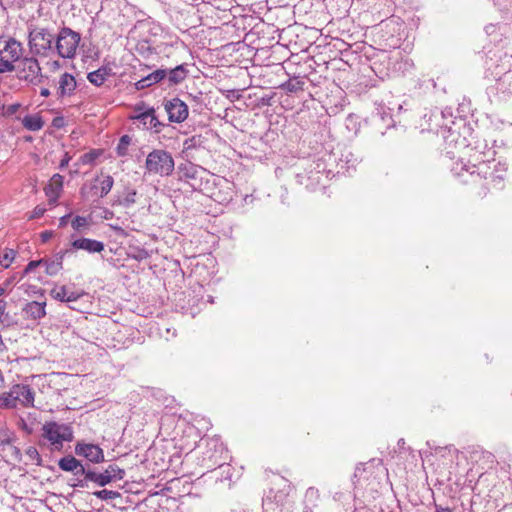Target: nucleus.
I'll use <instances>...</instances> for the list:
<instances>
[{"label":"nucleus","instance_id":"f257e3e1","mask_svg":"<svg viewBox=\"0 0 512 512\" xmlns=\"http://www.w3.org/2000/svg\"><path fill=\"white\" fill-rule=\"evenodd\" d=\"M34 400L35 392L28 384H14L9 391L0 392V409H14L18 405L33 407Z\"/></svg>","mask_w":512,"mask_h":512},{"label":"nucleus","instance_id":"f03ea898","mask_svg":"<svg viewBox=\"0 0 512 512\" xmlns=\"http://www.w3.org/2000/svg\"><path fill=\"white\" fill-rule=\"evenodd\" d=\"M174 159L172 155L161 149L150 152L145 161V169L148 174L169 176L174 170Z\"/></svg>","mask_w":512,"mask_h":512},{"label":"nucleus","instance_id":"7ed1b4c3","mask_svg":"<svg viewBox=\"0 0 512 512\" xmlns=\"http://www.w3.org/2000/svg\"><path fill=\"white\" fill-rule=\"evenodd\" d=\"M22 44L14 38L0 37V73L15 69L14 62L20 60Z\"/></svg>","mask_w":512,"mask_h":512},{"label":"nucleus","instance_id":"20e7f679","mask_svg":"<svg viewBox=\"0 0 512 512\" xmlns=\"http://www.w3.org/2000/svg\"><path fill=\"white\" fill-rule=\"evenodd\" d=\"M462 170H466L472 176L477 174L478 176L483 177L486 180H490L492 183L497 185L503 181L507 171V166L505 163L495 162V160H492L480 162L478 165H472V167L463 164Z\"/></svg>","mask_w":512,"mask_h":512},{"label":"nucleus","instance_id":"39448f33","mask_svg":"<svg viewBox=\"0 0 512 512\" xmlns=\"http://www.w3.org/2000/svg\"><path fill=\"white\" fill-rule=\"evenodd\" d=\"M81 40L78 32L68 27H63L55 37V50L64 59H73Z\"/></svg>","mask_w":512,"mask_h":512},{"label":"nucleus","instance_id":"423d86ee","mask_svg":"<svg viewBox=\"0 0 512 512\" xmlns=\"http://www.w3.org/2000/svg\"><path fill=\"white\" fill-rule=\"evenodd\" d=\"M55 36L45 28H34L29 32L30 51L39 56H48L53 51Z\"/></svg>","mask_w":512,"mask_h":512},{"label":"nucleus","instance_id":"0eeeda50","mask_svg":"<svg viewBox=\"0 0 512 512\" xmlns=\"http://www.w3.org/2000/svg\"><path fill=\"white\" fill-rule=\"evenodd\" d=\"M42 430L43 437L57 448L62 447L64 442H69L73 438L71 428L65 424L47 422L43 425Z\"/></svg>","mask_w":512,"mask_h":512},{"label":"nucleus","instance_id":"6e6552de","mask_svg":"<svg viewBox=\"0 0 512 512\" xmlns=\"http://www.w3.org/2000/svg\"><path fill=\"white\" fill-rule=\"evenodd\" d=\"M125 471L117 465H109L104 472L97 473L88 469L86 473V480L92 481L99 486H105L114 480H122Z\"/></svg>","mask_w":512,"mask_h":512},{"label":"nucleus","instance_id":"1a4fd4ad","mask_svg":"<svg viewBox=\"0 0 512 512\" xmlns=\"http://www.w3.org/2000/svg\"><path fill=\"white\" fill-rule=\"evenodd\" d=\"M19 78L31 83H37L41 78V68L34 57L23 58L18 65Z\"/></svg>","mask_w":512,"mask_h":512},{"label":"nucleus","instance_id":"9d476101","mask_svg":"<svg viewBox=\"0 0 512 512\" xmlns=\"http://www.w3.org/2000/svg\"><path fill=\"white\" fill-rule=\"evenodd\" d=\"M164 108L168 114L169 121L174 123L184 122L189 114L187 104L177 97L167 100L164 103Z\"/></svg>","mask_w":512,"mask_h":512},{"label":"nucleus","instance_id":"9b49d317","mask_svg":"<svg viewBox=\"0 0 512 512\" xmlns=\"http://www.w3.org/2000/svg\"><path fill=\"white\" fill-rule=\"evenodd\" d=\"M75 453L93 463H101L104 461L103 450L95 444L78 443L75 447Z\"/></svg>","mask_w":512,"mask_h":512},{"label":"nucleus","instance_id":"f8f14e48","mask_svg":"<svg viewBox=\"0 0 512 512\" xmlns=\"http://www.w3.org/2000/svg\"><path fill=\"white\" fill-rule=\"evenodd\" d=\"M50 295L55 300L71 303L83 297L85 292L83 290H72L65 285H56L51 289Z\"/></svg>","mask_w":512,"mask_h":512},{"label":"nucleus","instance_id":"ddd939ff","mask_svg":"<svg viewBox=\"0 0 512 512\" xmlns=\"http://www.w3.org/2000/svg\"><path fill=\"white\" fill-rule=\"evenodd\" d=\"M64 178L60 174H54L45 187V194L50 205H55L63 190Z\"/></svg>","mask_w":512,"mask_h":512},{"label":"nucleus","instance_id":"4468645a","mask_svg":"<svg viewBox=\"0 0 512 512\" xmlns=\"http://www.w3.org/2000/svg\"><path fill=\"white\" fill-rule=\"evenodd\" d=\"M71 247L76 250H84L88 253H100L104 250V243L90 238H80L72 241Z\"/></svg>","mask_w":512,"mask_h":512},{"label":"nucleus","instance_id":"2eb2a0df","mask_svg":"<svg viewBox=\"0 0 512 512\" xmlns=\"http://www.w3.org/2000/svg\"><path fill=\"white\" fill-rule=\"evenodd\" d=\"M25 318L40 320L46 315V302L31 301L25 304L22 309Z\"/></svg>","mask_w":512,"mask_h":512},{"label":"nucleus","instance_id":"dca6fc26","mask_svg":"<svg viewBox=\"0 0 512 512\" xmlns=\"http://www.w3.org/2000/svg\"><path fill=\"white\" fill-rule=\"evenodd\" d=\"M59 468L63 471L74 472L75 475H84L86 478V473L88 469H86L80 461H78L73 456H65L61 458L58 462Z\"/></svg>","mask_w":512,"mask_h":512},{"label":"nucleus","instance_id":"f3484780","mask_svg":"<svg viewBox=\"0 0 512 512\" xmlns=\"http://www.w3.org/2000/svg\"><path fill=\"white\" fill-rule=\"evenodd\" d=\"M70 252V249H66L58 252L53 259H44L43 265H45L46 274L50 276L57 275L63 268V260L65 256Z\"/></svg>","mask_w":512,"mask_h":512},{"label":"nucleus","instance_id":"a211bd4d","mask_svg":"<svg viewBox=\"0 0 512 512\" xmlns=\"http://www.w3.org/2000/svg\"><path fill=\"white\" fill-rule=\"evenodd\" d=\"M133 119L139 121L145 129H156V132L159 131L157 128L161 126V123L155 115L154 108H149L146 111L140 112L135 115Z\"/></svg>","mask_w":512,"mask_h":512},{"label":"nucleus","instance_id":"6ab92c4d","mask_svg":"<svg viewBox=\"0 0 512 512\" xmlns=\"http://www.w3.org/2000/svg\"><path fill=\"white\" fill-rule=\"evenodd\" d=\"M77 86L76 80L73 75L69 73H63L60 76L58 82V90L57 93L60 97L71 96L75 91Z\"/></svg>","mask_w":512,"mask_h":512},{"label":"nucleus","instance_id":"aec40b11","mask_svg":"<svg viewBox=\"0 0 512 512\" xmlns=\"http://www.w3.org/2000/svg\"><path fill=\"white\" fill-rule=\"evenodd\" d=\"M167 70L166 69H158L149 75L143 77L135 83V87L137 90H142L152 86L163 80L166 77Z\"/></svg>","mask_w":512,"mask_h":512},{"label":"nucleus","instance_id":"412c9836","mask_svg":"<svg viewBox=\"0 0 512 512\" xmlns=\"http://www.w3.org/2000/svg\"><path fill=\"white\" fill-rule=\"evenodd\" d=\"M96 181L99 183V185L94 186L96 194L103 198L111 191L114 184V179L110 175H105L101 178H97Z\"/></svg>","mask_w":512,"mask_h":512},{"label":"nucleus","instance_id":"4be33fe9","mask_svg":"<svg viewBox=\"0 0 512 512\" xmlns=\"http://www.w3.org/2000/svg\"><path fill=\"white\" fill-rule=\"evenodd\" d=\"M110 72L111 69L109 67L102 66L99 69L90 72L87 76V79L95 86H101L110 75Z\"/></svg>","mask_w":512,"mask_h":512},{"label":"nucleus","instance_id":"5701e85b","mask_svg":"<svg viewBox=\"0 0 512 512\" xmlns=\"http://www.w3.org/2000/svg\"><path fill=\"white\" fill-rule=\"evenodd\" d=\"M166 77L170 84L177 85L187 77V69L184 65H178L173 69L167 70Z\"/></svg>","mask_w":512,"mask_h":512},{"label":"nucleus","instance_id":"b1692460","mask_svg":"<svg viewBox=\"0 0 512 512\" xmlns=\"http://www.w3.org/2000/svg\"><path fill=\"white\" fill-rule=\"evenodd\" d=\"M22 125L29 131H39L43 128L44 121L38 114L26 115L22 119Z\"/></svg>","mask_w":512,"mask_h":512},{"label":"nucleus","instance_id":"393cba45","mask_svg":"<svg viewBox=\"0 0 512 512\" xmlns=\"http://www.w3.org/2000/svg\"><path fill=\"white\" fill-rule=\"evenodd\" d=\"M319 499V490L315 487H309L305 493V510L312 512L313 508L317 506Z\"/></svg>","mask_w":512,"mask_h":512},{"label":"nucleus","instance_id":"a878e982","mask_svg":"<svg viewBox=\"0 0 512 512\" xmlns=\"http://www.w3.org/2000/svg\"><path fill=\"white\" fill-rule=\"evenodd\" d=\"M15 441L14 432L8 427L0 426V450H5L6 447L11 446Z\"/></svg>","mask_w":512,"mask_h":512},{"label":"nucleus","instance_id":"bb28decb","mask_svg":"<svg viewBox=\"0 0 512 512\" xmlns=\"http://www.w3.org/2000/svg\"><path fill=\"white\" fill-rule=\"evenodd\" d=\"M178 169L181 178L196 179L198 176L199 167L191 162L181 164Z\"/></svg>","mask_w":512,"mask_h":512},{"label":"nucleus","instance_id":"cd10ccee","mask_svg":"<svg viewBox=\"0 0 512 512\" xmlns=\"http://www.w3.org/2000/svg\"><path fill=\"white\" fill-rule=\"evenodd\" d=\"M456 454L457 450L453 446L436 447L434 449L435 456L442 459H447L450 462H453Z\"/></svg>","mask_w":512,"mask_h":512},{"label":"nucleus","instance_id":"c85d7f7f","mask_svg":"<svg viewBox=\"0 0 512 512\" xmlns=\"http://www.w3.org/2000/svg\"><path fill=\"white\" fill-rule=\"evenodd\" d=\"M137 192L135 189L127 188L119 199V204L129 208L136 203Z\"/></svg>","mask_w":512,"mask_h":512},{"label":"nucleus","instance_id":"c756f323","mask_svg":"<svg viewBox=\"0 0 512 512\" xmlns=\"http://www.w3.org/2000/svg\"><path fill=\"white\" fill-rule=\"evenodd\" d=\"M304 82L302 80H299L297 78L295 79H289L287 82H285L282 87L288 92H296L298 90L303 89Z\"/></svg>","mask_w":512,"mask_h":512},{"label":"nucleus","instance_id":"7c9ffc66","mask_svg":"<svg viewBox=\"0 0 512 512\" xmlns=\"http://www.w3.org/2000/svg\"><path fill=\"white\" fill-rule=\"evenodd\" d=\"M16 256V252L13 249H5L3 254L0 256V265L4 268H8Z\"/></svg>","mask_w":512,"mask_h":512},{"label":"nucleus","instance_id":"2f4dec72","mask_svg":"<svg viewBox=\"0 0 512 512\" xmlns=\"http://www.w3.org/2000/svg\"><path fill=\"white\" fill-rule=\"evenodd\" d=\"M130 143H131V137L128 135H123L120 138L119 143L116 148L117 154L119 156H125L127 154L128 146L130 145Z\"/></svg>","mask_w":512,"mask_h":512},{"label":"nucleus","instance_id":"473e14b6","mask_svg":"<svg viewBox=\"0 0 512 512\" xmlns=\"http://www.w3.org/2000/svg\"><path fill=\"white\" fill-rule=\"evenodd\" d=\"M35 424H36L35 418H33V419H30V417H28V419L21 418L18 422V427L21 430H23L25 433L32 434L34 432Z\"/></svg>","mask_w":512,"mask_h":512},{"label":"nucleus","instance_id":"72a5a7b5","mask_svg":"<svg viewBox=\"0 0 512 512\" xmlns=\"http://www.w3.org/2000/svg\"><path fill=\"white\" fill-rule=\"evenodd\" d=\"M93 494L101 500H114V499L120 497V493L118 491L107 490V489L96 491Z\"/></svg>","mask_w":512,"mask_h":512},{"label":"nucleus","instance_id":"f704fd0d","mask_svg":"<svg viewBox=\"0 0 512 512\" xmlns=\"http://www.w3.org/2000/svg\"><path fill=\"white\" fill-rule=\"evenodd\" d=\"M99 155L100 152L96 150L85 153L80 157V163L83 165L93 164L94 161L99 157Z\"/></svg>","mask_w":512,"mask_h":512},{"label":"nucleus","instance_id":"c9c22d12","mask_svg":"<svg viewBox=\"0 0 512 512\" xmlns=\"http://www.w3.org/2000/svg\"><path fill=\"white\" fill-rule=\"evenodd\" d=\"M25 456L30 460L32 464L39 465L41 462V456L35 447H29L25 451Z\"/></svg>","mask_w":512,"mask_h":512},{"label":"nucleus","instance_id":"e433bc0d","mask_svg":"<svg viewBox=\"0 0 512 512\" xmlns=\"http://www.w3.org/2000/svg\"><path fill=\"white\" fill-rule=\"evenodd\" d=\"M71 225H72L73 229H75L77 231H80L81 229H83L85 227H88L89 222H88V219L86 217L76 216L72 220Z\"/></svg>","mask_w":512,"mask_h":512},{"label":"nucleus","instance_id":"4c0bfd02","mask_svg":"<svg viewBox=\"0 0 512 512\" xmlns=\"http://www.w3.org/2000/svg\"><path fill=\"white\" fill-rule=\"evenodd\" d=\"M149 257V253L145 249L137 248L135 250V253L132 255V258H134L137 261L145 260Z\"/></svg>","mask_w":512,"mask_h":512},{"label":"nucleus","instance_id":"58836bf2","mask_svg":"<svg viewBox=\"0 0 512 512\" xmlns=\"http://www.w3.org/2000/svg\"><path fill=\"white\" fill-rule=\"evenodd\" d=\"M44 259L30 261L24 269V274H29L36 267L43 265Z\"/></svg>","mask_w":512,"mask_h":512},{"label":"nucleus","instance_id":"ea45409f","mask_svg":"<svg viewBox=\"0 0 512 512\" xmlns=\"http://www.w3.org/2000/svg\"><path fill=\"white\" fill-rule=\"evenodd\" d=\"M46 212V209L43 207V206H36L31 215H30V219H36V218H40L41 216L44 215V213Z\"/></svg>","mask_w":512,"mask_h":512},{"label":"nucleus","instance_id":"a19ab883","mask_svg":"<svg viewBox=\"0 0 512 512\" xmlns=\"http://www.w3.org/2000/svg\"><path fill=\"white\" fill-rule=\"evenodd\" d=\"M70 160L71 157L69 156V154L65 153L63 159L60 161L59 168L64 169L69 164Z\"/></svg>","mask_w":512,"mask_h":512},{"label":"nucleus","instance_id":"79ce46f5","mask_svg":"<svg viewBox=\"0 0 512 512\" xmlns=\"http://www.w3.org/2000/svg\"><path fill=\"white\" fill-rule=\"evenodd\" d=\"M434 512H454V511L451 508H449V507H443L441 505H435Z\"/></svg>","mask_w":512,"mask_h":512},{"label":"nucleus","instance_id":"37998d69","mask_svg":"<svg viewBox=\"0 0 512 512\" xmlns=\"http://www.w3.org/2000/svg\"><path fill=\"white\" fill-rule=\"evenodd\" d=\"M53 233L51 231H44L41 233V238L43 242L48 241L52 237Z\"/></svg>","mask_w":512,"mask_h":512},{"label":"nucleus","instance_id":"c03bdc74","mask_svg":"<svg viewBox=\"0 0 512 512\" xmlns=\"http://www.w3.org/2000/svg\"><path fill=\"white\" fill-rule=\"evenodd\" d=\"M69 217H70V215H69V214L62 216V217L59 219V226H60V227H64V226L67 224V221H68Z\"/></svg>","mask_w":512,"mask_h":512},{"label":"nucleus","instance_id":"a18cd8bd","mask_svg":"<svg viewBox=\"0 0 512 512\" xmlns=\"http://www.w3.org/2000/svg\"><path fill=\"white\" fill-rule=\"evenodd\" d=\"M48 64L50 65L51 70H58L60 68V62L57 60L51 61Z\"/></svg>","mask_w":512,"mask_h":512},{"label":"nucleus","instance_id":"49530a36","mask_svg":"<svg viewBox=\"0 0 512 512\" xmlns=\"http://www.w3.org/2000/svg\"><path fill=\"white\" fill-rule=\"evenodd\" d=\"M41 95L42 96H48L49 95V90L48 89H42Z\"/></svg>","mask_w":512,"mask_h":512},{"label":"nucleus","instance_id":"de8ad7c7","mask_svg":"<svg viewBox=\"0 0 512 512\" xmlns=\"http://www.w3.org/2000/svg\"><path fill=\"white\" fill-rule=\"evenodd\" d=\"M5 292L4 288L0 286V296Z\"/></svg>","mask_w":512,"mask_h":512}]
</instances>
